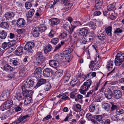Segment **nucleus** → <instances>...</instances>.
<instances>
[{
  "label": "nucleus",
  "instance_id": "obj_44",
  "mask_svg": "<svg viewBox=\"0 0 124 124\" xmlns=\"http://www.w3.org/2000/svg\"><path fill=\"white\" fill-rule=\"evenodd\" d=\"M55 33V32L54 31V30L53 29H52L49 34L48 36L49 37L51 38L54 37Z\"/></svg>",
  "mask_w": 124,
  "mask_h": 124
},
{
  "label": "nucleus",
  "instance_id": "obj_35",
  "mask_svg": "<svg viewBox=\"0 0 124 124\" xmlns=\"http://www.w3.org/2000/svg\"><path fill=\"white\" fill-rule=\"evenodd\" d=\"M63 27L64 28L68 31L70 33V31H71V27H70V25L69 24H65L63 25Z\"/></svg>",
  "mask_w": 124,
  "mask_h": 124
},
{
  "label": "nucleus",
  "instance_id": "obj_27",
  "mask_svg": "<svg viewBox=\"0 0 124 124\" xmlns=\"http://www.w3.org/2000/svg\"><path fill=\"white\" fill-rule=\"evenodd\" d=\"M28 117V116L27 115L24 116H21L18 118V120L16 121L18 124L20 122H23L24 120Z\"/></svg>",
  "mask_w": 124,
  "mask_h": 124
},
{
  "label": "nucleus",
  "instance_id": "obj_13",
  "mask_svg": "<svg viewBox=\"0 0 124 124\" xmlns=\"http://www.w3.org/2000/svg\"><path fill=\"white\" fill-rule=\"evenodd\" d=\"M42 70L40 67L37 68L34 72V76L36 78L40 77Z\"/></svg>",
  "mask_w": 124,
  "mask_h": 124
},
{
  "label": "nucleus",
  "instance_id": "obj_37",
  "mask_svg": "<svg viewBox=\"0 0 124 124\" xmlns=\"http://www.w3.org/2000/svg\"><path fill=\"white\" fill-rule=\"evenodd\" d=\"M40 31L41 32L44 31L47 29V27L44 24L41 25L40 27H39Z\"/></svg>",
  "mask_w": 124,
  "mask_h": 124
},
{
  "label": "nucleus",
  "instance_id": "obj_42",
  "mask_svg": "<svg viewBox=\"0 0 124 124\" xmlns=\"http://www.w3.org/2000/svg\"><path fill=\"white\" fill-rule=\"evenodd\" d=\"M73 57L72 55H70L68 56H66L65 58L66 61L68 62H69Z\"/></svg>",
  "mask_w": 124,
  "mask_h": 124
},
{
  "label": "nucleus",
  "instance_id": "obj_54",
  "mask_svg": "<svg viewBox=\"0 0 124 124\" xmlns=\"http://www.w3.org/2000/svg\"><path fill=\"white\" fill-rule=\"evenodd\" d=\"M18 73H14L11 74V77H12V80L16 78H17L18 77Z\"/></svg>",
  "mask_w": 124,
  "mask_h": 124
},
{
  "label": "nucleus",
  "instance_id": "obj_22",
  "mask_svg": "<svg viewBox=\"0 0 124 124\" xmlns=\"http://www.w3.org/2000/svg\"><path fill=\"white\" fill-rule=\"evenodd\" d=\"M78 22H79L78 21L74 22L71 24V31H70V34H71L73 31L74 29L78 25Z\"/></svg>",
  "mask_w": 124,
  "mask_h": 124
},
{
  "label": "nucleus",
  "instance_id": "obj_14",
  "mask_svg": "<svg viewBox=\"0 0 124 124\" xmlns=\"http://www.w3.org/2000/svg\"><path fill=\"white\" fill-rule=\"evenodd\" d=\"M39 27H36L35 29L33 30V35L35 37H38L39 35L41 33L40 31Z\"/></svg>",
  "mask_w": 124,
  "mask_h": 124
},
{
  "label": "nucleus",
  "instance_id": "obj_62",
  "mask_svg": "<svg viewBox=\"0 0 124 124\" xmlns=\"http://www.w3.org/2000/svg\"><path fill=\"white\" fill-rule=\"evenodd\" d=\"M22 102L21 103L20 106H18L16 107L15 108V110L16 112H18L21 110V108L20 107V106L22 105Z\"/></svg>",
  "mask_w": 124,
  "mask_h": 124
},
{
  "label": "nucleus",
  "instance_id": "obj_1",
  "mask_svg": "<svg viewBox=\"0 0 124 124\" xmlns=\"http://www.w3.org/2000/svg\"><path fill=\"white\" fill-rule=\"evenodd\" d=\"M92 83V81L90 80H87L84 82L79 90L80 93L83 94H85L86 91L90 88Z\"/></svg>",
  "mask_w": 124,
  "mask_h": 124
},
{
  "label": "nucleus",
  "instance_id": "obj_15",
  "mask_svg": "<svg viewBox=\"0 0 124 124\" xmlns=\"http://www.w3.org/2000/svg\"><path fill=\"white\" fill-rule=\"evenodd\" d=\"M50 25L51 26L55 25L58 24L60 22L59 20L55 18H52L49 21Z\"/></svg>",
  "mask_w": 124,
  "mask_h": 124
},
{
  "label": "nucleus",
  "instance_id": "obj_61",
  "mask_svg": "<svg viewBox=\"0 0 124 124\" xmlns=\"http://www.w3.org/2000/svg\"><path fill=\"white\" fill-rule=\"evenodd\" d=\"M96 73L95 72H93L92 73H90L87 74V76L88 78H89V76H90L91 75L93 77H95L96 76ZM86 78H87V76H86Z\"/></svg>",
  "mask_w": 124,
  "mask_h": 124
},
{
  "label": "nucleus",
  "instance_id": "obj_18",
  "mask_svg": "<svg viewBox=\"0 0 124 124\" xmlns=\"http://www.w3.org/2000/svg\"><path fill=\"white\" fill-rule=\"evenodd\" d=\"M58 62L55 60H51L49 62V65L51 66L56 68L57 66Z\"/></svg>",
  "mask_w": 124,
  "mask_h": 124
},
{
  "label": "nucleus",
  "instance_id": "obj_9",
  "mask_svg": "<svg viewBox=\"0 0 124 124\" xmlns=\"http://www.w3.org/2000/svg\"><path fill=\"white\" fill-rule=\"evenodd\" d=\"M99 85V84L97 83L96 84V85L95 87L94 86H93L92 88L93 89L89 92L87 93V94L86 95L85 97H89L90 96H91L93 93L95 91H95H97L98 90V88Z\"/></svg>",
  "mask_w": 124,
  "mask_h": 124
},
{
  "label": "nucleus",
  "instance_id": "obj_32",
  "mask_svg": "<svg viewBox=\"0 0 124 124\" xmlns=\"http://www.w3.org/2000/svg\"><path fill=\"white\" fill-rule=\"evenodd\" d=\"M15 97L19 101H21L23 100V98L22 95L20 93H17Z\"/></svg>",
  "mask_w": 124,
  "mask_h": 124
},
{
  "label": "nucleus",
  "instance_id": "obj_51",
  "mask_svg": "<svg viewBox=\"0 0 124 124\" xmlns=\"http://www.w3.org/2000/svg\"><path fill=\"white\" fill-rule=\"evenodd\" d=\"M58 41V38H54L52 39L51 42L53 44L55 45L57 43Z\"/></svg>",
  "mask_w": 124,
  "mask_h": 124
},
{
  "label": "nucleus",
  "instance_id": "obj_28",
  "mask_svg": "<svg viewBox=\"0 0 124 124\" xmlns=\"http://www.w3.org/2000/svg\"><path fill=\"white\" fill-rule=\"evenodd\" d=\"M52 46L50 44H49L44 49V52L46 54L50 52L51 50Z\"/></svg>",
  "mask_w": 124,
  "mask_h": 124
},
{
  "label": "nucleus",
  "instance_id": "obj_30",
  "mask_svg": "<svg viewBox=\"0 0 124 124\" xmlns=\"http://www.w3.org/2000/svg\"><path fill=\"white\" fill-rule=\"evenodd\" d=\"M116 5L114 3L112 4H110L108 5L107 7V10L108 11L112 10H115V8Z\"/></svg>",
  "mask_w": 124,
  "mask_h": 124
},
{
  "label": "nucleus",
  "instance_id": "obj_49",
  "mask_svg": "<svg viewBox=\"0 0 124 124\" xmlns=\"http://www.w3.org/2000/svg\"><path fill=\"white\" fill-rule=\"evenodd\" d=\"M89 25L90 27H92L93 29H94L96 28V24L95 23L91 22L90 23H89Z\"/></svg>",
  "mask_w": 124,
  "mask_h": 124
},
{
  "label": "nucleus",
  "instance_id": "obj_20",
  "mask_svg": "<svg viewBox=\"0 0 124 124\" xmlns=\"http://www.w3.org/2000/svg\"><path fill=\"white\" fill-rule=\"evenodd\" d=\"M79 31V34L81 36H83V37L89 33L87 29L85 28L81 29Z\"/></svg>",
  "mask_w": 124,
  "mask_h": 124
},
{
  "label": "nucleus",
  "instance_id": "obj_60",
  "mask_svg": "<svg viewBox=\"0 0 124 124\" xmlns=\"http://www.w3.org/2000/svg\"><path fill=\"white\" fill-rule=\"evenodd\" d=\"M92 115L90 113H88L87 114L86 116V118L88 120H91V121L92 119H93L92 118Z\"/></svg>",
  "mask_w": 124,
  "mask_h": 124
},
{
  "label": "nucleus",
  "instance_id": "obj_10",
  "mask_svg": "<svg viewBox=\"0 0 124 124\" xmlns=\"http://www.w3.org/2000/svg\"><path fill=\"white\" fill-rule=\"evenodd\" d=\"M15 15L14 13L11 12H7L4 15V16L6 20H9L12 19Z\"/></svg>",
  "mask_w": 124,
  "mask_h": 124
},
{
  "label": "nucleus",
  "instance_id": "obj_11",
  "mask_svg": "<svg viewBox=\"0 0 124 124\" xmlns=\"http://www.w3.org/2000/svg\"><path fill=\"white\" fill-rule=\"evenodd\" d=\"M104 93L106 98L111 99L112 97V94L111 90L109 89H106L104 92Z\"/></svg>",
  "mask_w": 124,
  "mask_h": 124
},
{
  "label": "nucleus",
  "instance_id": "obj_63",
  "mask_svg": "<svg viewBox=\"0 0 124 124\" xmlns=\"http://www.w3.org/2000/svg\"><path fill=\"white\" fill-rule=\"evenodd\" d=\"M7 98L4 95L2 94L0 96V100L1 101H3L6 99Z\"/></svg>",
  "mask_w": 124,
  "mask_h": 124
},
{
  "label": "nucleus",
  "instance_id": "obj_56",
  "mask_svg": "<svg viewBox=\"0 0 124 124\" xmlns=\"http://www.w3.org/2000/svg\"><path fill=\"white\" fill-rule=\"evenodd\" d=\"M124 113V111L122 109H117V115H120Z\"/></svg>",
  "mask_w": 124,
  "mask_h": 124
},
{
  "label": "nucleus",
  "instance_id": "obj_21",
  "mask_svg": "<svg viewBox=\"0 0 124 124\" xmlns=\"http://www.w3.org/2000/svg\"><path fill=\"white\" fill-rule=\"evenodd\" d=\"M22 89L23 94L24 96H28L29 95H30V93H29V90L22 87Z\"/></svg>",
  "mask_w": 124,
  "mask_h": 124
},
{
  "label": "nucleus",
  "instance_id": "obj_50",
  "mask_svg": "<svg viewBox=\"0 0 124 124\" xmlns=\"http://www.w3.org/2000/svg\"><path fill=\"white\" fill-rule=\"evenodd\" d=\"M25 70L24 69H21L19 72V76H24L25 74Z\"/></svg>",
  "mask_w": 124,
  "mask_h": 124
},
{
  "label": "nucleus",
  "instance_id": "obj_31",
  "mask_svg": "<svg viewBox=\"0 0 124 124\" xmlns=\"http://www.w3.org/2000/svg\"><path fill=\"white\" fill-rule=\"evenodd\" d=\"M73 49L72 48H70L68 49L63 51L61 54L63 56L65 55L70 53L73 51Z\"/></svg>",
  "mask_w": 124,
  "mask_h": 124
},
{
  "label": "nucleus",
  "instance_id": "obj_29",
  "mask_svg": "<svg viewBox=\"0 0 124 124\" xmlns=\"http://www.w3.org/2000/svg\"><path fill=\"white\" fill-rule=\"evenodd\" d=\"M35 12V10L33 9L30 10L28 12V14L27 16V18H31Z\"/></svg>",
  "mask_w": 124,
  "mask_h": 124
},
{
  "label": "nucleus",
  "instance_id": "obj_38",
  "mask_svg": "<svg viewBox=\"0 0 124 124\" xmlns=\"http://www.w3.org/2000/svg\"><path fill=\"white\" fill-rule=\"evenodd\" d=\"M105 34L104 33H103L101 34H100L98 35V37L101 40H103L105 39Z\"/></svg>",
  "mask_w": 124,
  "mask_h": 124
},
{
  "label": "nucleus",
  "instance_id": "obj_53",
  "mask_svg": "<svg viewBox=\"0 0 124 124\" xmlns=\"http://www.w3.org/2000/svg\"><path fill=\"white\" fill-rule=\"evenodd\" d=\"M66 6L63 9L65 10L64 12H65L70 9L72 6V4H70V5H66Z\"/></svg>",
  "mask_w": 124,
  "mask_h": 124
},
{
  "label": "nucleus",
  "instance_id": "obj_19",
  "mask_svg": "<svg viewBox=\"0 0 124 124\" xmlns=\"http://www.w3.org/2000/svg\"><path fill=\"white\" fill-rule=\"evenodd\" d=\"M83 38L86 40V41H87V42H91L93 40V37L90 35L89 33L84 36Z\"/></svg>",
  "mask_w": 124,
  "mask_h": 124
},
{
  "label": "nucleus",
  "instance_id": "obj_52",
  "mask_svg": "<svg viewBox=\"0 0 124 124\" xmlns=\"http://www.w3.org/2000/svg\"><path fill=\"white\" fill-rule=\"evenodd\" d=\"M63 55L61 54V55H59L58 54H56L55 55L54 57V59H56L55 60L58 61L60 60V57H63Z\"/></svg>",
  "mask_w": 124,
  "mask_h": 124
},
{
  "label": "nucleus",
  "instance_id": "obj_55",
  "mask_svg": "<svg viewBox=\"0 0 124 124\" xmlns=\"http://www.w3.org/2000/svg\"><path fill=\"white\" fill-rule=\"evenodd\" d=\"M70 2V0H64L63 1V4L66 5H70V4H72Z\"/></svg>",
  "mask_w": 124,
  "mask_h": 124
},
{
  "label": "nucleus",
  "instance_id": "obj_46",
  "mask_svg": "<svg viewBox=\"0 0 124 124\" xmlns=\"http://www.w3.org/2000/svg\"><path fill=\"white\" fill-rule=\"evenodd\" d=\"M95 107L94 104L91 105L89 107V111L91 112H93L95 109Z\"/></svg>",
  "mask_w": 124,
  "mask_h": 124
},
{
  "label": "nucleus",
  "instance_id": "obj_33",
  "mask_svg": "<svg viewBox=\"0 0 124 124\" xmlns=\"http://www.w3.org/2000/svg\"><path fill=\"white\" fill-rule=\"evenodd\" d=\"M7 34L3 30L1 31H0V38L3 39L6 37Z\"/></svg>",
  "mask_w": 124,
  "mask_h": 124
},
{
  "label": "nucleus",
  "instance_id": "obj_45",
  "mask_svg": "<svg viewBox=\"0 0 124 124\" xmlns=\"http://www.w3.org/2000/svg\"><path fill=\"white\" fill-rule=\"evenodd\" d=\"M102 116L101 115H97L95 116L94 118L96 119V120L98 121H102V120H101L102 118Z\"/></svg>",
  "mask_w": 124,
  "mask_h": 124
},
{
  "label": "nucleus",
  "instance_id": "obj_47",
  "mask_svg": "<svg viewBox=\"0 0 124 124\" xmlns=\"http://www.w3.org/2000/svg\"><path fill=\"white\" fill-rule=\"evenodd\" d=\"M83 98V96L82 95L80 94H78L76 97H75V101H78L79 100H81Z\"/></svg>",
  "mask_w": 124,
  "mask_h": 124
},
{
  "label": "nucleus",
  "instance_id": "obj_5",
  "mask_svg": "<svg viewBox=\"0 0 124 124\" xmlns=\"http://www.w3.org/2000/svg\"><path fill=\"white\" fill-rule=\"evenodd\" d=\"M117 66L121 64L124 61V54L122 53H119L117 54Z\"/></svg>",
  "mask_w": 124,
  "mask_h": 124
},
{
  "label": "nucleus",
  "instance_id": "obj_58",
  "mask_svg": "<svg viewBox=\"0 0 124 124\" xmlns=\"http://www.w3.org/2000/svg\"><path fill=\"white\" fill-rule=\"evenodd\" d=\"M117 99H119L121 97L122 93L119 90H117Z\"/></svg>",
  "mask_w": 124,
  "mask_h": 124
},
{
  "label": "nucleus",
  "instance_id": "obj_34",
  "mask_svg": "<svg viewBox=\"0 0 124 124\" xmlns=\"http://www.w3.org/2000/svg\"><path fill=\"white\" fill-rule=\"evenodd\" d=\"M71 75L69 73H66L64 77V82H66L69 80L70 77Z\"/></svg>",
  "mask_w": 124,
  "mask_h": 124
},
{
  "label": "nucleus",
  "instance_id": "obj_4",
  "mask_svg": "<svg viewBox=\"0 0 124 124\" xmlns=\"http://www.w3.org/2000/svg\"><path fill=\"white\" fill-rule=\"evenodd\" d=\"M35 46L34 43L31 42H28L24 47V49L25 50H27L30 53H32V48Z\"/></svg>",
  "mask_w": 124,
  "mask_h": 124
},
{
  "label": "nucleus",
  "instance_id": "obj_23",
  "mask_svg": "<svg viewBox=\"0 0 124 124\" xmlns=\"http://www.w3.org/2000/svg\"><path fill=\"white\" fill-rule=\"evenodd\" d=\"M113 62L111 60L109 61L108 62L107 65V68L108 70H111L113 67Z\"/></svg>",
  "mask_w": 124,
  "mask_h": 124
},
{
  "label": "nucleus",
  "instance_id": "obj_16",
  "mask_svg": "<svg viewBox=\"0 0 124 124\" xmlns=\"http://www.w3.org/2000/svg\"><path fill=\"white\" fill-rule=\"evenodd\" d=\"M23 47L22 46H20L17 49L15 52V54L16 55L20 56L23 53Z\"/></svg>",
  "mask_w": 124,
  "mask_h": 124
},
{
  "label": "nucleus",
  "instance_id": "obj_2",
  "mask_svg": "<svg viewBox=\"0 0 124 124\" xmlns=\"http://www.w3.org/2000/svg\"><path fill=\"white\" fill-rule=\"evenodd\" d=\"M36 56L35 64L39 66L41 65L45 61V58L42 52H39L37 53L36 54Z\"/></svg>",
  "mask_w": 124,
  "mask_h": 124
},
{
  "label": "nucleus",
  "instance_id": "obj_3",
  "mask_svg": "<svg viewBox=\"0 0 124 124\" xmlns=\"http://www.w3.org/2000/svg\"><path fill=\"white\" fill-rule=\"evenodd\" d=\"M34 84V82L31 79L28 78L26 81H24L22 87L29 89L32 87Z\"/></svg>",
  "mask_w": 124,
  "mask_h": 124
},
{
  "label": "nucleus",
  "instance_id": "obj_57",
  "mask_svg": "<svg viewBox=\"0 0 124 124\" xmlns=\"http://www.w3.org/2000/svg\"><path fill=\"white\" fill-rule=\"evenodd\" d=\"M25 31V30L23 29H20L16 30L18 34L23 33Z\"/></svg>",
  "mask_w": 124,
  "mask_h": 124
},
{
  "label": "nucleus",
  "instance_id": "obj_8",
  "mask_svg": "<svg viewBox=\"0 0 124 124\" xmlns=\"http://www.w3.org/2000/svg\"><path fill=\"white\" fill-rule=\"evenodd\" d=\"M23 98L24 100L23 101L24 103L25 104H29L31 102L32 99V95L31 93H30V95L28 96H24Z\"/></svg>",
  "mask_w": 124,
  "mask_h": 124
},
{
  "label": "nucleus",
  "instance_id": "obj_41",
  "mask_svg": "<svg viewBox=\"0 0 124 124\" xmlns=\"http://www.w3.org/2000/svg\"><path fill=\"white\" fill-rule=\"evenodd\" d=\"M63 72V71L62 70H59L56 72V74L57 77H59L62 75Z\"/></svg>",
  "mask_w": 124,
  "mask_h": 124
},
{
  "label": "nucleus",
  "instance_id": "obj_26",
  "mask_svg": "<svg viewBox=\"0 0 124 124\" xmlns=\"http://www.w3.org/2000/svg\"><path fill=\"white\" fill-rule=\"evenodd\" d=\"M4 69L5 70L9 72H12L13 70L12 67L8 64H6L5 65Z\"/></svg>",
  "mask_w": 124,
  "mask_h": 124
},
{
  "label": "nucleus",
  "instance_id": "obj_36",
  "mask_svg": "<svg viewBox=\"0 0 124 124\" xmlns=\"http://www.w3.org/2000/svg\"><path fill=\"white\" fill-rule=\"evenodd\" d=\"M102 105L103 107L106 110L108 111L109 110L110 106L109 104L103 102Z\"/></svg>",
  "mask_w": 124,
  "mask_h": 124
},
{
  "label": "nucleus",
  "instance_id": "obj_48",
  "mask_svg": "<svg viewBox=\"0 0 124 124\" xmlns=\"http://www.w3.org/2000/svg\"><path fill=\"white\" fill-rule=\"evenodd\" d=\"M51 87V85L49 83L46 84L45 86V91H48L50 90Z\"/></svg>",
  "mask_w": 124,
  "mask_h": 124
},
{
  "label": "nucleus",
  "instance_id": "obj_25",
  "mask_svg": "<svg viewBox=\"0 0 124 124\" xmlns=\"http://www.w3.org/2000/svg\"><path fill=\"white\" fill-rule=\"evenodd\" d=\"M46 80L45 79H40L38 80L36 86H37L39 87L41 85L45 84L46 83Z\"/></svg>",
  "mask_w": 124,
  "mask_h": 124
},
{
  "label": "nucleus",
  "instance_id": "obj_64",
  "mask_svg": "<svg viewBox=\"0 0 124 124\" xmlns=\"http://www.w3.org/2000/svg\"><path fill=\"white\" fill-rule=\"evenodd\" d=\"M4 93L6 95V96H7V98L10 95V91L9 90H7L4 91Z\"/></svg>",
  "mask_w": 124,
  "mask_h": 124
},
{
  "label": "nucleus",
  "instance_id": "obj_17",
  "mask_svg": "<svg viewBox=\"0 0 124 124\" xmlns=\"http://www.w3.org/2000/svg\"><path fill=\"white\" fill-rule=\"evenodd\" d=\"M95 7L97 9H100L102 6V0H96L95 1Z\"/></svg>",
  "mask_w": 124,
  "mask_h": 124
},
{
  "label": "nucleus",
  "instance_id": "obj_12",
  "mask_svg": "<svg viewBox=\"0 0 124 124\" xmlns=\"http://www.w3.org/2000/svg\"><path fill=\"white\" fill-rule=\"evenodd\" d=\"M25 21L24 19L22 18H20L18 19L16 24L18 27H22L25 25Z\"/></svg>",
  "mask_w": 124,
  "mask_h": 124
},
{
  "label": "nucleus",
  "instance_id": "obj_40",
  "mask_svg": "<svg viewBox=\"0 0 124 124\" xmlns=\"http://www.w3.org/2000/svg\"><path fill=\"white\" fill-rule=\"evenodd\" d=\"M111 27H109L105 29L106 32L108 36H111Z\"/></svg>",
  "mask_w": 124,
  "mask_h": 124
},
{
  "label": "nucleus",
  "instance_id": "obj_6",
  "mask_svg": "<svg viewBox=\"0 0 124 124\" xmlns=\"http://www.w3.org/2000/svg\"><path fill=\"white\" fill-rule=\"evenodd\" d=\"M53 71L50 68H46L43 71V75L45 77H48L52 75Z\"/></svg>",
  "mask_w": 124,
  "mask_h": 124
},
{
  "label": "nucleus",
  "instance_id": "obj_7",
  "mask_svg": "<svg viewBox=\"0 0 124 124\" xmlns=\"http://www.w3.org/2000/svg\"><path fill=\"white\" fill-rule=\"evenodd\" d=\"M3 104V108L5 109H7L12 106L13 104V101L11 100H8L5 101Z\"/></svg>",
  "mask_w": 124,
  "mask_h": 124
},
{
  "label": "nucleus",
  "instance_id": "obj_59",
  "mask_svg": "<svg viewBox=\"0 0 124 124\" xmlns=\"http://www.w3.org/2000/svg\"><path fill=\"white\" fill-rule=\"evenodd\" d=\"M67 36V34L65 32H63L60 36L61 38L64 39Z\"/></svg>",
  "mask_w": 124,
  "mask_h": 124
},
{
  "label": "nucleus",
  "instance_id": "obj_43",
  "mask_svg": "<svg viewBox=\"0 0 124 124\" xmlns=\"http://www.w3.org/2000/svg\"><path fill=\"white\" fill-rule=\"evenodd\" d=\"M31 6V3L30 2H27L25 4V7L27 9H30Z\"/></svg>",
  "mask_w": 124,
  "mask_h": 124
},
{
  "label": "nucleus",
  "instance_id": "obj_39",
  "mask_svg": "<svg viewBox=\"0 0 124 124\" xmlns=\"http://www.w3.org/2000/svg\"><path fill=\"white\" fill-rule=\"evenodd\" d=\"M11 45V43L10 42L6 43L4 42L2 44L1 46L2 48L5 49L7 46H11L12 45L9 46Z\"/></svg>",
  "mask_w": 124,
  "mask_h": 124
},
{
  "label": "nucleus",
  "instance_id": "obj_24",
  "mask_svg": "<svg viewBox=\"0 0 124 124\" xmlns=\"http://www.w3.org/2000/svg\"><path fill=\"white\" fill-rule=\"evenodd\" d=\"M0 27L4 29H7L8 28L9 26L8 23L6 22H2L0 24Z\"/></svg>",
  "mask_w": 124,
  "mask_h": 124
}]
</instances>
